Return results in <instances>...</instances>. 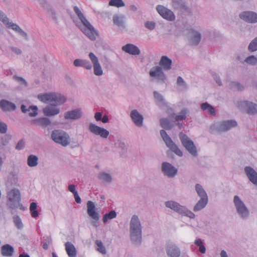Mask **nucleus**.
<instances>
[{
    "instance_id": "47",
    "label": "nucleus",
    "mask_w": 257,
    "mask_h": 257,
    "mask_svg": "<svg viewBox=\"0 0 257 257\" xmlns=\"http://www.w3.org/2000/svg\"><path fill=\"white\" fill-rule=\"evenodd\" d=\"M83 67L85 68L86 69L90 70L92 68V65L90 62L88 60H83V63H82V66Z\"/></svg>"
},
{
    "instance_id": "61",
    "label": "nucleus",
    "mask_w": 257,
    "mask_h": 257,
    "mask_svg": "<svg viewBox=\"0 0 257 257\" xmlns=\"http://www.w3.org/2000/svg\"><path fill=\"white\" fill-rule=\"evenodd\" d=\"M19 257H30V256L28 254L24 253L20 254Z\"/></svg>"
},
{
    "instance_id": "59",
    "label": "nucleus",
    "mask_w": 257,
    "mask_h": 257,
    "mask_svg": "<svg viewBox=\"0 0 257 257\" xmlns=\"http://www.w3.org/2000/svg\"><path fill=\"white\" fill-rule=\"evenodd\" d=\"M221 257H228L225 251L222 250L220 253Z\"/></svg>"
},
{
    "instance_id": "5",
    "label": "nucleus",
    "mask_w": 257,
    "mask_h": 257,
    "mask_svg": "<svg viewBox=\"0 0 257 257\" xmlns=\"http://www.w3.org/2000/svg\"><path fill=\"white\" fill-rule=\"evenodd\" d=\"M52 140L56 143L66 146L69 143V136L64 132L54 131L51 135Z\"/></svg>"
},
{
    "instance_id": "14",
    "label": "nucleus",
    "mask_w": 257,
    "mask_h": 257,
    "mask_svg": "<svg viewBox=\"0 0 257 257\" xmlns=\"http://www.w3.org/2000/svg\"><path fill=\"white\" fill-rule=\"evenodd\" d=\"M162 171L169 177H174L177 173V169L169 163H163L162 164Z\"/></svg>"
},
{
    "instance_id": "32",
    "label": "nucleus",
    "mask_w": 257,
    "mask_h": 257,
    "mask_svg": "<svg viewBox=\"0 0 257 257\" xmlns=\"http://www.w3.org/2000/svg\"><path fill=\"white\" fill-rule=\"evenodd\" d=\"M37 204L35 202H32L30 205V210L31 213V215L34 218H36L39 215V213L37 210Z\"/></svg>"
},
{
    "instance_id": "38",
    "label": "nucleus",
    "mask_w": 257,
    "mask_h": 257,
    "mask_svg": "<svg viewBox=\"0 0 257 257\" xmlns=\"http://www.w3.org/2000/svg\"><path fill=\"white\" fill-rule=\"evenodd\" d=\"M95 243L97 246V250L103 254H105L106 250L105 247L103 245L102 242L100 240H97Z\"/></svg>"
},
{
    "instance_id": "48",
    "label": "nucleus",
    "mask_w": 257,
    "mask_h": 257,
    "mask_svg": "<svg viewBox=\"0 0 257 257\" xmlns=\"http://www.w3.org/2000/svg\"><path fill=\"white\" fill-rule=\"evenodd\" d=\"M7 130V125L4 122H0V133H5Z\"/></svg>"
},
{
    "instance_id": "53",
    "label": "nucleus",
    "mask_w": 257,
    "mask_h": 257,
    "mask_svg": "<svg viewBox=\"0 0 257 257\" xmlns=\"http://www.w3.org/2000/svg\"><path fill=\"white\" fill-rule=\"evenodd\" d=\"M73 195L74 196L75 201L78 203H80L81 202V199L79 196L78 193L75 192V193L73 194Z\"/></svg>"
},
{
    "instance_id": "23",
    "label": "nucleus",
    "mask_w": 257,
    "mask_h": 257,
    "mask_svg": "<svg viewBox=\"0 0 257 257\" xmlns=\"http://www.w3.org/2000/svg\"><path fill=\"white\" fill-rule=\"evenodd\" d=\"M0 106L4 111H11L16 109V106L14 103L5 100L0 102Z\"/></svg>"
},
{
    "instance_id": "63",
    "label": "nucleus",
    "mask_w": 257,
    "mask_h": 257,
    "mask_svg": "<svg viewBox=\"0 0 257 257\" xmlns=\"http://www.w3.org/2000/svg\"><path fill=\"white\" fill-rule=\"evenodd\" d=\"M43 247L45 250H47L48 248V245L46 243H45L43 244Z\"/></svg>"
},
{
    "instance_id": "2",
    "label": "nucleus",
    "mask_w": 257,
    "mask_h": 257,
    "mask_svg": "<svg viewBox=\"0 0 257 257\" xmlns=\"http://www.w3.org/2000/svg\"><path fill=\"white\" fill-rule=\"evenodd\" d=\"M73 9L75 14L82 23V25H77L78 27L90 40L92 41L95 40L96 37L98 36V32L86 19L83 13L77 6L74 7Z\"/></svg>"
},
{
    "instance_id": "58",
    "label": "nucleus",
    "mask_w": 257,
    "mask_h": 257,
    "mask_svg": "<svg viewBox=\"0 0 257 257\" xmlns=\"http://www.w3.org/2000/svg\"><path fill=\"white\" fill-rule=\"evenodd\" d=\"M108 121V118L107 115H104L102 118V121L103 123H106Z\"/></svg>"
},
{
    "instance_id": "22",
    "label": "nucleus",
    "mask_w": 257,
    "mask_h": 257,
    "mask_svg": "<svg viewBox=\"0 0 257 257\" xmlns=\"http://www.w3.org/2000/svg\"><path fill=\"white\" fill-rule=\"evenodd\" d=\"M165 204L167 207L170 208L179 213H182L184 211V207L177 202L170 201L166 202Z\"/></svg>"
},
{
    "instance_id": "51",
    "label": "nucleus",
    "mask_w": 257,
    "mask_h": 257,
    "mask_svg": "<svg viewBox=\"0 0 257 257\" xmlns=\"http://www.w3.org/2000/svg\"><path fill=\"white\" fill-rule=\"evenodd\" d=\"M83 60L81 59H76L74 61V65L76 67L82 66Z\"/></svg>"
},
{
    "instance_id": "9",
    "label": "nucleus",
    "mask_w": 257,
    "mask_h": 257,
    "mask_svg": "<svg viewBox=\"0 0 257 257\" xmlns=\"http://www.w3.org/2000/svg\"><path fill=\"white\" fill-rule=\"evenodd\" d=\"M0 21H1L7 27L11 28L16 32L22 33L25 36L26 35V34L22 30L18 25L16 24L12 23V22H10L9 19L6 17L5 14L2 12H0Z\"/></svg>"
},
{
    "instance_id": "49",
    "label": "nucleus",
    "mask_w": 257,
    "mask_h": 257,
    "mask_svg": "<svg viewBox=\"0 0 257 257\" xmlns=\"http://www.w3.org/2000/svg\"><path fill=\"white\" fill-rule=\"evenodd\" d=\"M145 26L150 30H153L155 28V24L152 22H147L145 23Z\"/></svg>"
},
{
    "instance_id": "27",
    "label": "nucleus",
    "mask_w": 257,
    "mask_h": 257,
    "mask_svg": "<svg viewBox=\"0 0 257 257\" xmlns=\"http://www.w3.org/2000/svg\"><path fill=\"white\" fill-rule=\"evenodd\" d=\"M21 110L24 113L28 112L30 116H35L37 114L38 108L36 106H31L27 109L25 105H22Z\"/></svg>"
},
{
    "instance_id": "3",
    "label": "nucleus",
    "mask_w": 257,
    "mask_h": 257,
    "mask_svg": "<svg viewBox=\"0 0 257 257\" xmlns=\"http://www.w3.org/2000/svg\"><path fill=\"white\" fill-rule=\"evenodd\" d=\"M159 64L161 67H153L150 72V75L153 77H157L159 80L164 82L166 77L162 71V69L169 70L171 68L172 60L167 56H163L161 57Z\"/></svg>"
},
{
    "instance_id": "13",
    "label": "nucleus",
    "mask_w": 257,
    "mask_h": 257,
    "mask_svg": "<svg viewBox=\"0 0 257 257\" xmlns=\"http://www.w3.org/2000/svg\"><path fill=\"white\" fill-rule=\"evenodd\" d=\"M87 213L88 215L95 220H98L99 216L96 211V208L94 203L91 201H88L87 203Z\"/></svg>"
},
{
    "instance_id": "15",
    "label": "nucleus",
    "mask_w": 257,
    "mask_h": 257,
    "mask_svg": "<svg viewBox=\"0 0 257 257\" xmlns=\"http://www.w3.org/2000/svg\"><path fill=\"white\" fill-rule=\"evenodd\" d=\"M240 19L249 23L257 22V14L251 12H244L240 14Z\"/></svg>"
},
{
    "instance_id": "56",
    "label": "nucleus",
    "mask_w": 257,
    "mask_h": 257,
    "mask_svg": "<svg viewBox=\"0 0 257 257\" xmlns=\"http://www.w3.org/2000/svg\"><path fill=\"white\" fill-rule=\"evenodd\" d=\"M199 251L202 253H204L206 251V248L203 244L199 246Z\"/></svg>"
},
{
    "instance_id": "52",
    "label": "nucleus",
    "mask_w": 257,
    "mask_h": 257,
    "mask_svg": "<svg viewBox=\"0 0 257 257\" xmlns=\"http://www.w3.org/2000/svg\"><path fill=\"white\" fill-rule=\"evenodd\" d=\"M68 190H69V191H70L71 192L73 193V194H74L75 192H77L75 190V185H73V184L70 185L68 186Z\"/></svg>"
},
{
    "instance_id": "45",
    "label": "nucleus",
    "mask_w": 257,
    "mask_h": 257,
    "mask_svg": "<svg viewBox=\"0 0 257 257\" xmlns=\"http://www.w3.org/2000/svg\"><path fill=\"white\" fill-rule=\"evenodd\" d=\"M14 222L16 225V226L19 229L22 228L23 224L21 221V218L18 216H15L14 217Z\"/></svg>"
},
{
    "instance_id": "35",
    "label": "nucleus",
    "mask_w": 257,
    "mask_h": 257,
    "mask_svg": "<svg viewBox=\"0 0 257 257\" xmlns=\"http://www.w3.org/2000/svg\"><path fill=\"white\" fill-rule=\"evenodd\" d=\"M109 5L119 8L124 7L125 5L122 0H110L109 2Z\"/></svg>"
},
{
    "instance_id": "43",
    "label": "nucleus",
    "mask_w": 257,
    "mask_h": 257,
    "mask_svg": "<svg viewBox=\"0 0 257 257\" xmlns=\"http://www.w3.org/2000/svg\"><path fill=\"white\" fill-rule=\"evenodd\" d=\"M38 122L40 125L45 126L48 125L51 123L50 120L48 118L45 117L39 118L38 120Z\"/></svg>"
},
{
    "instance_id": "19",
    "label": "nucleus",
    "mask_w": 257,
    "mask_h": 257,
    "mask_svg": "<svg viewBox=\"0 0 257 257\" xmlns=\"http://www.w3.org/2000/svg\"><path fill=\"white\" fill-rule=\"evenodd\" d=\"M167 253L170 257H179L180 251L175 245L169 244L167 246Z\"/></svg>"
},
{
    "instance_id": "16",
    "label": "nucleus",
    "mask_w": 257,
    "mask_h": 257,
    "mask_svg": "<svg viewBox=\"0 0 257 257\" xmlns=\"http://www.w3.org/2000/svg\"><path fill=\"white\" fill-rule=\"evenodd\" d=\"M131 117L135 124L141 126L143 124V117L137 110H133L131 113Z\"/></svg>"
},
{
    "instance_id": "24",
    "label": "nucleus",
    "mask_w": 257,
    "mask_h": 257,
    "mask_svg": "<svg viewBox=\"0 0 257 257\" xmlns=\"http://www.w3.org/2000/svg\"><path fill=\"white\" fill-rule=\"evenodd\" d=\"M14 251V248L8 244L2 246L1 248L2 254L4 256H11Z\"/></svg>"
},
{
    "instance_id": "50",
    "label": "nucleus",
    "mask_w": 257,
    "mask_h": 257,
    "mask_svg": "<svg viewBox=\"0 0 257 257\" xmlns=\"http://www.w3.org/2000/svg\"><path fill=\"white\" fill-rule=\"evenodd\" d=\"M25 146V142L23 140L20 141L17 145L16 146V149L17 150H21Z\"/></svg>"
},
{
    "instance_id": "30",
    "label": "nucleus",
    "mask_w": 257,
    "mask_h": 257,
    "mask_svg": "<svg viewBox=\"0 0 257 257\" xmlns=\"http://www.w3.org/2000/svg\"><path fill=\"white\" fill-rule=\"evenodd\" d=\"M201 109L203 110H208L209 114L214 115L215 114V109L207 102L203 103L201 105Z\"/></svg>"
},
{
    "instance_id": "37",
    "label": "nucleus",
    "mask_w": 257,
    "mask_h": 257,
    "mask_svg": "<svg viewBox=\"0 0 257 257\" xmlns=\"http://www.w3.org/2000/svg\"><path fill=\"white\" fill-rule=\"evenodd\" d=\"M99 178L103 182H110L111 180V176L106 173H101L99 175Z\"/></svg>"
},
{
    "instance_id": "20",
    "label": "nucleus",
    "mask_w": 257,
    "mask_h": 257,
    "mask_svg": "<svg viewBox=\"0 0 257 257\" xmlns=\"http://www.w3.org/2000/svg\"><path fill=\"white\" fill-rule=\"evenodd\" d=\"M237 125V123L234 120L224 121L221 123L220 129L222 131H226Z\"/></svg>"
},
{
    "instance_id": "41",
    "label": "nucleus",
    "mask_w": 257,
    "mask_h": 257,
    "mask_svg": "<svg viewBox=\"0 0 257 257\" xmlns=\"http://www.w3.org/2000/svg\"><path fill=\"white\" fill-rule=\"evenodd\" d=\"M160 123L162 127L165 129H170L171 125L169 120L167 118H162L160 120Z\"/></svg>"
},
{
    "instance_id": "62",
    "label": "nucleus",
    "mask_w": 257,
    "mask_h": 257,
    "mask_svg": "<svg viewBox=\"0 0 257 257\" xmlns=\"http://www.w3.org/2000/svg\"><path fill=\"white\" fill-rule=\"evenodd\" d=\"M130 9L132 11H135L137 10V7L135 6H131Z\"/></svg>"
},
{
    "instance_id": "17",
    "label": "nucleus",
    "mask_w": 257,
    "mask_h": 257,
    "mask_svg": "<svg viewBox=\"0 0 257 257\" xmlns=\"http://www.w3.org/2000/svg\"><path fill=\"white\" fill-rule=\"evenodd\" d=\"M122 50L132 55H139L140 53L139 49L135 45L131 44H128L122 47Z\"/></svg>"
},
{
    "instance_id": "34",
    "label": "nucleus",
    "mask_w": 257,
    "mask_h": 257,
    "mask_svg": "<svg viewBox=\"0 0 257 257\" xmlns=\"http://www.w3.org/2000/svg\"><path fill=\"white\" fill-rule=\"evenodd\" d=\"M116 216V213L115 211L112 210L108 213L105 214L102 219L103 222L106 223L108 220L111 219L115 218Z\"/></svg>"
},
{
    "instance_id": "60",
    "label": "nucleus",
    "mask_w": 257,
    "mask_h": 257,
    "mask_svg": "<svg viewBox=\"0 0 257 257\" xmlns=\"http://www.w3.org/2000/svg\"><path fill=\"white\" fill-rule=\"evenodd\" d=\"M187 215L190 218H194L195 216V215L194 214V213L191 212H189L188 213V214H187Z\"/></svg>"
},
{
    "instance_id": "33",
    "label": "nucleus",
    "mask_w": 257,
    "mask_h": 257,
    "mask_svg": "<svg viewBox=\"0 0 257 257\" xmlns=\"http://www.w3.org/2000/svg\"><path fill=\"white\" fill-rule=\"evenodd\" d=\"M10 199L11 200H17L19 199L20 194L18 190L13 189L9 193Z\"/></svg>"
},
{
    "instance_id": "25",
    "label": "nucleus",
    "mask_w": 257,
    "mask_h": 257,
    "mask_svg": "<svg viewBox=\"0 0 257 257\" xmlns=\"http://www.w3.org/2000/svg\"><path fill=\"white\" fill-rule=\"evenodd\" d=\"M81 115V112L79 109L68 111L65 113V117L66 119H77L80 117Z\"/></svg>"
},
{
    "instance_id": "55",
    "label": "nucleus",
    "mask_w": 257,
    "mask_h": 257,
    "mask_svg": "<svg viewBox=\"0 0 257 257\" xmlns=\"http://www.w3.org/2000/svg\"><path fill=\"white\" fill-rule=\"evenodd\" d=\"M184 83V81L182 78L180 76H179L177 78V84L179 85H181Z\"/></svg>"
},
{
    "instance_id": "54",
    "label": "nucleus",
    "mask_w": 257,
    "mask_h": 257,
    "mask_svg": "<svg viewBox=\"0 0 257 257\" xmlns=\"http://www.w3.org/2000/svg\"><path fill=\"white\" fill-rule=\"evenodd\" d=\"M102 114L101 112H98L95 114L94 117L97 121H99L101 119Z\"/></svg>"
},
{
    "instance_id": "44",
    "label": "nucleus",
    "mask_w": 257,
    "mask_h": 257,
    "mask_svg": "<svg viewBox=\"0 0 257 257\" xmlns=\"http://www.w3.org/2000/svg\"><path fill=\"white\" fill-rule=\"evenodd\" d=\"M245 62L249 64L255 65L257 64V58L254 56H250L246 58Z\"/></svg>"
},
{
    "instance_id": "11",
    "label": "nucleus",
    "mask_w": 257,
    "mask_h": 257,
    "mask_svg": "<svg viewBox=\"0 0 257 257\" xmlns=\"http://www.w3.org/2000/svg\"><path fill=\"white\" fill-rule=\"evenodd\" d=\"M89 57L93 63L94 74L97 76L102 75L103 71L97 57L92 52L89 53Z\"/></svg>"
},
{
    "instance_id": "36",
    "label": "nucleus",
    "mask_w": 257,
    "mask_h": 257,
    "mask_svg": "<svg viewBox=\"0 0 257 257\" xmlns=\"http://www.w3.org/2000/svg\"><path fill=\"white\" fill-rule=\"evenodd\" d=\"M196 190L198 194V195L201 197H207V194L204 191V190L202 188V186L197 184L196 185Z\"/></svg>"
},
{
    "instance_id": "21",
    "label": "nucleus",
    "mask_w": 257,
    "mask_h": 257,
    "mask_svg": "<svg viewBox=\"0 0 257 257\" xmlns=\"http://www.w3.org/2000/svg\"><path fill=\"white\" fill-rule=\"evenodd\" d=\"M65 246L66 251L69 257H75L76 256V249L72 243L67 242L65 244Z\"/></svg>"
},
{
    "instance_id": "7",
    "label": "nucleus",
    "mask_w": 257,
    "mask_h": 257,
    "mask_svg": "<svg viewBox=\"0 0 257 257\" xmlns=\"http://www.w3.org/2000/svg\"><path fill=\"white\" fill-rule=\"evenodd\" d=\"M160 134L168 147H169L178 156H182L183 155L182 152L173 143L171 138L167 134L166 132L164 130H161L160 131Z\"/></svg>"
},
{
    "instance_id": "64",
    "label": "nucleus",
    "mask_w": 257,
    "mask_h": 257,
    "mask_svg": "<svg viewBox=\"0 0 257 257\" xmlns=\"http://www.w3.org/2000/svg\"><path fill=\"white\" fill-rule=\"evenodd\" d=\"M236 87H237V89L238 90H241V89H242V87L239 84H237Z\"/></svg>"
},
{
    "instance_id": "4",
    "label": "nucleus",
    "mask_w": 257,
    "mask_h": 257,
    "mask_svg": "<svg viewBox=\"0 0 257 257\" xmlns=\"http://www.w3.org/2000/svg\"><path fill=\"white\" fill-rule=\"evenodd\" d=\"M131 239L134 241H141L142 237V228L137 216L134 215L130 223Z\"/></svg>"
},
{
    "instance_id": "6",
    "label": "nucleus",
    "mask_w": 257,
    "mask_h": 257,
    "mask_svg": "<svg viewBox=\"0 0 257 257\" xmlns=\"http://www.w3.org/2000/svg\"><path fill=\"white\" fill-rule=\"evenodd\" d=\"M179 138L183 146L193 156L197 155L196 148L193 142L184 134L180 133Z\"/></svg>"
},
{
    "instance_id": "31",
    "label": "nucleus",
    "mask_w": 257,
    "mask_h": 257,
    "mask_svg": "<svg viewBox=\"0 0 257 257\" xmlns=\"http://www.w3.org/2000/svg\"><path fill=\"white\" fill-rule=\"evenodd\" d=\"M38 159L36 156L31 155L28 158V165L29 166L33 167H35L38 164Z\"/></svg>"
},
{
    "instance_id": "10",
    "label": "nucleus",
    "mask_w": 257,
    "mask_h": 257,
    "mask_svg": "<svg viewBox=\"0 0 257 257\" xmlns=\"http://www.w3.org/2000/svg\"><path fill=\"white\" fill-rule=\"evenodd\" d=\"M157 11L158 13L164 19L169 21H174L175 17L173 13L170 10L166 8L163 6H157Z\"/></svg>"
},
{
    "instance_id": "57",
    "label": "nucleus",
    "mask_w": 257,
    "mask_h": 257,
    "mask_svg": "<svg viewBox=\"0 0 257 257\" xmlns=\"http://www.w3.org/2000/svg\"><path fill=\"white\" fill-rule=\"evenodd\" d=\"M195 243L198 246L203 244V242L200 239H196L195 241Z\"/></svg>"
},
{
    "instance_id": "28",
    "label": "nucleus",
    "mask_w": 257,
    "mask_h": 257,
    "mask_svg": "<svg viewBox=\"0 0 257 257\" xmlns=\"http://www.w3.org/2000/svg\"><path fill=\"white\" fill-rule=\"evenodd\" d=\"M208 202V198L207 197H202L201 198L200 200L198 202L196 205L195 206L194 208V211H197L203 208L207 204Z\"/></svg>"
},
{
    "instance_id": "1",
    "label": "nucleus",
    "mask_w": 257,
    "mask_h": 257,
    "mask_svg": "<svg viewBox=\"0 0 257 257\" xmlns=\"http://www.w3.org/2000/svg\"><path fill=\"white\" fill-rule=\"evenodd\" d=\"M38 98L45 103H50L51 105L47 106L43 109L45 115L52 116L59 113V109L56 105L64 103L66 98L61 94L57 93H46L38 95Z\"/></svg>"
},
{
    "instance_id": "46",
    "label": "nucleus",
    "mask_w": 257,
    "mask_h": 257,
    "mask_svg": "<svg viewBox=\"0 0 257 257\" xmlns=\"http://www.w3.org/2000/svg\"><path fill=\"white\" fill-rule=\"evenodd\" d=\"M113 23L115 25H118V26L120 25L122 22V19L120 18L119 17H118L117 15L113 16Z\"/></svg>"
},
{
    "instance_id": "8",
    "label": "nucleus",
    "mask_w": 257,
    "mask_h": 257,
    "mask_svg": "<svg viewBox=\"0 0 257 257\" xmlns=\"http://www.w3.org/2000/svg\"><path fill=\"white\" fill-rule=\"evenodd\" d=\"M234 203L238 214L243 218L247 217L248 215V211L238 196H234Z\"/></svg>"
},
{
    "instance_id": "12",
    "label": "nucleus",
    "mask_w": 257,
    "mask_h": 257,
    "mask_svg": "<svg viewBox=\"0 0 257 257\" xmlns=\"http://www.w3.org/2000/svg\"><path fill=\"white\" fill-rule=\"evenodd\" d=\"M89 129L91 133L103 138H106L109 135V132L106 130L93 123L90 124Z\"/></svg>"
},
{
    "instance_id": "18",
    "label": "nucleus",
    "mask_w": 257,
    "mask_h": 257,
    "mask_svg": "<svg viewBox=\"0 0 257 257\" xmlns=\"http://www.w3.org/2000/svg\"><path fill=\"white\" fill-rule=\"evenodd\" d=\"M244 170L249 180L252 183L257 184V173L250 167H245Z\"/></svg>"
},
{
    "instance_id": "26",
    "label": "nucleus",
    "mask_w": 257,
    "mask_h": 257,
    "mask_svg": "<svg viewBox=\"0 0 257 257\" xmlns=\"http://www.w3.org/2000/svg\"><path fill=\"white\" fill-rule=\"evenodd\" d=\"M247 107V112L249 114H254L257 112V105L252 102L245 101L243 104Z\"/></svg>"
},
{
    "instance_id": "42",
    "label": "nucleus",
    "mask_w": 257,
    "mask_h": 257,
    "mask_svg": "<svg viewBox=\"0 0 257 257\" xmlns=\"http://www.w3.org/2000/svg\"><path fill=\"white\" fill-rule=\"evenodd\" d=\"M248 49L250 51L257 50V37L250 42L248 46Z\"/></svg>"
},
{
    "instance_id": "39",
    "label": "nucleus",
    "mask_w": 257,
    "mask_h": 257,
    "mask_svg": "<svg viewBox=\"0 0 257 257\" xmlns=\"http://www.w3.org/2000/svg\"><path fill=\"white\" fill-rule=\"evenodd\" d=\"M154 97H155L156 100L158 102L162 104H164L165 103L164 99L163 97L162 96V95L161 94H159L157 91H154Z\"/></svg>"
},
{
    "instance_id": "40",
    "label": "nucleus",
    "mask_w": 257,
    "mask_h": 257,
    "mask_svg": "<svg viewBox=\"0 0 257 257\" xmlns=\"http://www.w3.org/2000/svg\"><path fill=\"white\" fill-rule=\"evenodd\" d=\"M187 111L186 109L182 110L179 114L177 115L175 117V119L177 121L184 120L186 117Z\"/></svg>"
},
{
    "instance_id": "29",
    "label": "nucleus",
    "mask_w": 257,
    "mask_h": 257,
    "mask_svg": "<svg viewBox=\"0 0 257 257\" xmlns=\"http://www.w3.org/2000/svg\"><path fill=\"white\" fill-rule=\"evenodd\" d=\"M189 33L193 36L192 39V44L195 45H198L201 40L200 34L193 30H190Z\"/></svg>"
}]
</instances>
